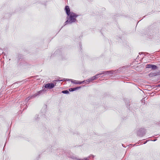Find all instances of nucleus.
<instances>
[{
	"label": "nucleus",
	"instance_id": "obj_1",
	"mask_svg": "<svg viewBox=\"0 0 160 160\" xmlns=\"http://www.w3.org/2000/svg\"><path fill=\"white\" fill-rule=\"evenodd\" d=\"M78 16L76 14L71 12V13L69 14V15H68L67 20L64 23V26L69 24H71L72 23L75 22L76 21V18Z\"/></svg>",
	"mask_w": 160,
	"mask_h": 160
},
{
	"label": "nucleus",
	"instance_id": "obj_2",
	"mask_svg": "<svg viewBox=\"0 0 160 160\" xmlns=\"http://www.w3.org/2000/svg\"><path fill=\"white\" fill-rule=\"evenodd\" d=\"M146 68H151L153 70H155L158 68V67L153 64H147L146 65Z\"/></svg>",
	"mask_w": 160,
	"mask_h": 160
},
{
	"label": "nucleus",
	"instance_id": "obj_3",
	"mask_svg": "<svg viewBox=\"0 0 160 160\" xmlns=\"http://www.w3.org/2000/svg\"><path fill=\"white\" fill-rule=\"evenodd\" d=\"M65 80H67L68 81H71L72 83H73L75 84H81V81H77V80H75V82H72V80L71 79H65V78L60 80L59 81H65Z\"/></svg>",
	"mask_w": 160,
	"mask_h": 160
},
{
	"label": "nucleus",
	"instance_id": "obj_4",
	"mask_svg": "<svg viewBox=\"0 0 160 160\" xmlns=\"http://www.w3.org/2000/svg\"><path fill=\"white\" fill-rule=\"evenodd\" d=\"M137 135L140 137H142L145 135V132L143 129H140L137 132Z\"/></svg>",
	"mask_w": 160,
	"mask_h": 160
},
{
	"label": "nucleus",
	"instance_id": "obj_5",
	"mask_svg": "<svg viewBox=\"0 0 160 160\" xmlns=\"http://www.w3.org/2000/svg\"><path fill=\"white\" fill-rule=\"evenodd\" d=\"M44 87L45 88L51 89L54 87V85L53 83H48L45 85Z\"/></svg>",
	"mask_w": 160,
	"mask_h": 160
},
{
	"label": "nucleus",
	"instance_id": "obj_6",
	"mask_svg": "<svg viewBox=\"0 0 160 160\" xmlns=\"http://www.w3.org/2000/svg\"><path fill=\"white\" fill-rule=\"evenodd\" d=\"M45 90L44 89H43L42 90H40L38 91L37 93L33 94V95L32 96V97L30 98H35L37 96H39L41 94V93L43 92H45Z\"/></svg>",
	"mask_w": 160,
	"mask_h": 160
},
{
	"label": "nucleus",
	"instance_id": "obj_7",
	"mask_svg": "<svg viewBox=\"0 0 160 160\" xmlns=\"http://www.w3.org/2000/svg\"><path fill=\"white\" fill-rule=\"evenodd\" d=\"M102 72L103 73V74L110 75L113 74L114 71L113 70H111L109 71H102Z\"/></svg>",
	"mask_w": 160,
	"mask_h": 160
},
{
	"label": "nucleus",
	"instance_id": "obj_8",
	"mask_svg": "<svg viewBox=\"0 0 160 160\" xmlns=\"http://www.w3.org/2000/svg\"><path fill=\"white\" fill-rule=\"evenodd\" d=\"M66 13L67 15H69V14L71 13V12H70V9L69 6H66L65 8Z\"/></svg>",
	"mask_w": 160,
	"mask_h": 160
},
{
	"label": "nucleus",
	"instance_id": "obj_9",
	"mask_svg": "<svg viewBox=\"0 0 160 160\" xmlns=\"http://www.w3.org/2000/svg\"><path fill=\"white\" fill-rule=\"evenodd\" d=\"M81 88L80 87H78L75 88H70L69 89V91L70 92H73L74 91H75L76 90H78V89Z\"/></svg>",
	"mask_w": 160,
	"mask_h": 160
},
{
	"label": "nucleus",
	"instance_id": "obj_10",
	"mask_svg": "<svg viewBox=\"0 0 160 160\" xmlns=\"http://www.w3.org/2000/svg\"><path fill=\"white\" fill-rule=\"evenodd\" d=\"M95 77H92L91 78H90L89 79H88V83L91 82H92V81H93L94 80H95Z\"/></svg>",
	"mask_w": 160,
	"mask_h": 160
},
{
	"label": "nucleus",
	"instance_id": "obj_11",
	"mask_svg": "<svg viewBox=\"0 0 160 160\" xmlns=\"http://www.w3.org/2000/svg\"><path fill=\"white\" fill-rule=\"evenodd\" d=\"M102 74H103V73H102V72L99 73V74H96L95 76L93 77H95V79H96L97 78H98L100 75H102Z\"/></svg>",
	"mask_w": 160,
	"mask_h": 160
},
{
	"label": "nucleus",
	"instance_id": "obj_12",
	"mask_svg": "<svg viewBox=\"0 0 160 160\" xmlns=\"http://www.w3.org/2000/svg\"><path fill=\"white\" fill-rule=\"evenodd\" d=\"M62 92L64 94H68L69 93V91L67 90L62 91Z\"/></svg>",
	"mask_w": 160,
	"mask_h": 160
},
{
	"label": "nucleus",
	"instance_id": "obj_13",
	"mask_svg": "<svg viewBox=\"0 0 160 160\" xmlns=\"http://www.w3.org/2000/svg\"><path fill=\"white\" fill-rule=\"evenodd\" d=\"M86 82H85V83H86V84H88V83H88V80H87L86 81Z\"/></svg>",
	"mask_w": 160,
	"mask_h": 160
},
{
	"label": "nucleus",
	"instance_id": "obj_14",
	"mask_svg": "<svg viewBox=\"0 0 160 160\" xmlns=\"http://www.w3.org/2000/svg\"><path fill=\"white\" fill-rule=\"evenodd\" d=\"M81 84H82V83H84V82H85V81H81Z\"/></svg>",
	"mask_w": 160,
	"mask_h": 160
},
{
	"label": "nucleus",
	"instance_id": "obj_15",
	"mask_svg": "<svg viewBox=\"0 0 160 160\" xmlns=\"http://www.w3.org/2000/svg\"><path fill=\"white\" fill-rule=\"evenodd\" d=\"M158 125L160 127V122L158 123Z\"/></svg>",
	"mask_w": 160,
	"mask_h": 160
},
{
	"label": "nucleus",
	"instance_id": "obj_16",
	"mask_svg": "<svg viewBox=\"0 0 160 160\" xmlns=\"http://www.w3.org/2000/svg\"><path fill=\"white\" fill-rule=\"evenodd\" d=\"M158 86L159 87H160V84L158 85Z\"/></svg>",
	"mask_w": 160,
	"mask_h": 160
},
{
	"label": "nucleus",
	"instance_id": "obj_17",
	"mask_svg": "<svg viewBox=\"0 0 160 160\" xmlns=\"http://www.w3.org/2000/svg\"><path fill=\"white\" fill-rule=\"evenodd\" d=\"M147 142V141H146L145 142L144 144H145Z\"/></svg>",
	"mask_w": 160,
	"mask_h": 160
},
{
	"label": "nucleus",
	"instance_id": "obj_18",
	"mask_svg": "<svg viewBox=\"0 0 160 160\" xmlns=\"http://www.w3.org/2000/svg\"><path fill=\"white\" fill-rule=\"evenodd\" d=\"M72 82H75V80L74 81H72Z\"/></svg>",
	"mask_w": 160,
	"mask_h": 160
},
{
	"label": "nucleus",
	"instance_id": "obj_19",
	"mask_svg": "<svg viewBox=\"0 0 160 160\" xmlns=\"http://www.w3.org/2000/svg\"><path fill=\"white\" fill-rule=\"evenodd\" d=\"M30 99V98H29L28 99V100H29Z\"/></svg>",
	"mask_w": 160,
	"mask_h": 160
}]
</instances>
